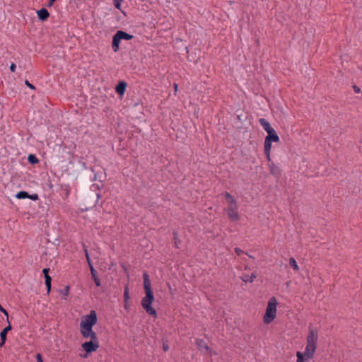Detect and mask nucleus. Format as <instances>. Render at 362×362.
I'll return each instance as SVG.
<instances>
[{"label": "nucleus", "instance_id": "nucleus-2", "mask_svg": "<svg viewBox=\"0 0 362 362\" xmlns=\"http://www.w3.org/2000/svg\"><path fill=\"white\" fill-rule=\"evenodd\" d=\"M317 333L310 327L308 335L306 339L307 344L303 354V357L305 356L308 358H312L313 357L317 349Z\"/></svg>", "mask_w": 362, "mask_h": 362}, {"label": "nucleus", "instance_id": "nucleus-5", "mask_svg": "<svg viewBox=\"0 0 362 362\" xmlns=\"http://www.w3.org/2000/svg\"><path fill=\"white\" fill-rule=\"evenodd\" d=\"M90 341H85L81 344L82 349L86 351V354L83 356L84 358H87L90 353L96 351L100 346L98 337L90 338Z\"/></svg>", "mask_w": 362, "mask_h": 362}, {"label": "nucleus", "instance_id": "nucleus-4", "mask_svg": "<svg viewBox=\"0 0 362 362\" xmlns=\"http://www.w3.org/2000/svg\"><path fill=\"white\" fill-rule=\"evenodd\" d=\"M226 212L230 221H238L240 220V216L238 214V205L235 199L228 201V206L226 209Z\"/></svg>", "mask_w": 362, "mask_h": 362}, {"label": "nucleus", "instance_id": "nucleus-27", "mask_svg": "<svg viewBox=\"0 0 362 362\" xmlns=\"http://www.w3.org/2000/svg\"><path fill=\"white\" fill-rule=\"evenodd\" d=\"M61 293L63 294L64 296H66L69 295V286H66L65 288L60 291Z\"/></svg>", "mask_w": 362, "mask_h": 362}, {"label": "nucleus", "instance_id": "nucleus-41", "mask_svg": "<svg viewBox=\"0 0 362 362\" xmlns=\"http://www.w3.org/2000/svg\"><path fill=\"white\" fill-rule=\"evenodd\" d=\"M5 310H6V309H4V308L2 307V305L0 304V311H1V313H4V312H5Z\"/></svg>", "mask_w": 362, "mask_h": 362}, {"label": "nucleus", "instance_id": "nucleus-9", "mask_svg": "<svg viewBox=\"0 0 362 362\" xmlns=\"http://www.w3.org/2000/svg\"><path fill=\"white\" fill-rule=\"evenodd\" d=\"M12 327L10 323H8V325L0 333V337H1V342H0V347H2L6 341V336L8 331L11 330Z\"/></svg>", "mask_w": 362, "mask_h": 362}, {"label": "nucleus", "instance_id": "nucleus-30", "mask_svg": "<svg viewBox=\"0 0 362 362\" xmlns=\"http://www.w3.org/2000/svg\"><path fill=\"white\" fill-rule=\"evenodd\" d=\"M173 236H174V240H175V247L178 248L179 247H178V245H177V242H178V238H177V232L174 231V232H173Z\"/></svg>", "mask_w": 362, "mask_h": 362}, {"label": "nucleus", "instance_id": "nucleus-42", "mask_svg": "<svg viewBox=\"0 0 362 362\" xmlns=\"http://www.w3.org/2000/svg\"><path fill=\"white\" fill-rule=\"evenodd\" d=\"M174 88L175 90H177V83H174Z\"/></svg>", "mask_w": 362, "mask_h": 362}, {"label": "nucleus", "instance_id": "nucleus-23", "mask_svg": "<svg viewBox=\"0 0 362 362\" xmlns=\"http://www.w3.org/2000/svg\"><path fill=\"white\" fill-rule=\"evenodd\" d=\"M28 160L30 164H36L39 163V160L34 154H30L28 157Z\"/></svg>", "mask_w": 362, "mask_h": 362}, {"label": "nucleus", "instance_id": "nucleus-34", "mask_svg": "<svg viewBox=\"0 0 362 362\" xmlns=\"http://www.w3.org/2000/svg\"><path fill=\"white\" fill-rule=\"evenodd\" d=\"M49 268H45V269H43L42 273H43L45 277H46L47 276H49Z\"/></svg>", "mask_w": 362, "mask_h": 362}, {"label": "nucleus", "instance_id": "nucleus-10", "mask_svg": "<svg viewBox=\"0 0 362 362\" xmlns=\"http://www.w3.org/2000/svg\"><path fill=\"white\" fill-rule=\"evenodd\" d=\"M37 14L39 20L42 21H45L49 17V13L45 8H42L41 9L37 11Z\"/></svg>", "mask_w": 362, "mask_h": 362}, {"label": "nucleus", "instance_id": "nucleus-6", "mask_svg": "<svg viewBox=\"0 0 362 362\" xmlns=\"http://www.w3.org/2000/svg\"><path fill=\"white\" fill-rule=\"evenodd\" d=\"M98 317L95 310H91L89 314L81 317L80 327H93L97 324Z\"/></svg>", "mask_w": 362, "mask_h": 362}, {"label": "nucleus", "instance_id": "nucleus-40", "mask_svg": "<svg viewBox=\"0 0 362 362\" xmlns=\"http://www.w3.org/2000/svg\"><path fill=\"white\" fill-rule=\"evenodd\" d=\"M4 314V315L6 317V319H7V321L9 323V321H8V313L7 312V310H6L4 313H3Z\"/></svg>", "mask_w": 362, "mask_h": 362}, {"label": "nucleus", "instance_id": "nucleus-31", "mask_svg": "<svg viewBox=\"0 0 362 362\" xmlns=\"http://www.w3.org/2000/svg\"><path fill=\"white\" fill-rule=\"evenodd\" d=\"M122 0H114V4H115V8L119 9L120 8V6H121V1Z\"/></svg>", "mask_w": 362, "mask_h": 362}, {"label": "nucleus", "instance_id": "nucleus-32", "mask_svg": "<svg viewBox=\"0 0 362 362\" xmlns=\"http://www.w3.org/2000/svg\"><path fill=\"white\" fill-rule=\"evenodd\" d=\"M235 252L237 254V255H238V256H240L242 254L245 253V252L243 250H241L240 248H239V247H235Z\"/></svg>", "mask_w": 362, "mask_h": 362}, {"label": "nucleus", "instance_id": "nucleus-38", "mask_svg": "<svg viewBox=\"0 0 362 362\" xmlns=\"http://www.w3.org/2000/svg\"><path fill=\"white\" fill-rule=\"evenodd\" d=\"M55 1H56V0H49L48 1V4H47V6L48 7L52 6Z\"/></svg>", "mask_w": 362, "mask_h": 362}, {"label": "nucleus", "instance_id": "nucleus-11", "mask_svg": "<svg viewBox=\"0 0 362 362\" xmlns=\"http://www.w3.org/2000/svg\"><path fill=\"white\" fill-rule=\"evenodd\" d=\"M122 39L119 37L117 32L112 37V47L115 52H117L119 49V43Z\"/></svg>", "mask_w": 362, "mask_h": 362}, {"label": "nucleus", "instance_id": "nucleus-44", "mask_svg": "<svg viewBox=\"0 0 362 362\" xmlns=\"http://www.w3.org/2000/svg\"><path fill=\"white\" fill-rule=\"evenodd\" d=\"M97 197H98V199H99V197H100V194H97Z\"/></svg>", "mask_w": 362, "mask_h": 362}, {"label": "nucleus", "instance_id": "nucleus-8", "mask_svg": "<svg viewBox=\"0 0 362 362\" xmlns=\"http://www.w3.org/2000/svg\"><path fill=\"white\" fill-rule=\"evenodd\" d=\"M272 142L270 141L269 139L268 140L264 139V154H265L266 158L268 162L271 161L270 152H271V148H272Z\"/></svg>", "mask_w": 362, "mask_h": 362}, {"label": "nucleus", "instance_id": "nucleus-22", "mask_svg": "<svg viewBox=\"0 0 362 362\" xmlns=\"http://www.w3.org/2000/svg\"><path fill=\"white\" fill-rule=\"evenodd\" d=\"M289 264L296 272L299 271L298 265L293 257L289 259Z\"/></svg>", "mask_w": 362, "mask_h": 362}, {"label": "nucleus", "instance_id": "nucleus-1", "mask_svg": "<svg viewBox=\"0 0 362 362\" xmlns=\"http://www.w3.org/2000/svg\"><path fill=\"white\" fill-rule=\"evenodd\" d=\"M144 278V288L145 291V296L141 300V306L144 310L153 318L158 317L156 309L152 307V303L154 300V295L151 288V283L149 279L148 274L144 272L143 274Z\"/></svg>", "mask_w": 362, "mask_h": 362}, {"label": "nucleus", "instance_id": "nucleus-13", "mask_svg": "<svg viewBox=\"0 0 362 362\" xmlns=\"http://www.w3.org/2000/svg\"><path fill=\"white\" fill-rule=\"evenodd\" d=\"M268 135L265 137V139L269 140L272 142L279 141V136L276 134V131L273 129L270 132H267Z\"/></svg>", "mask_w": 362, "mask_h": 362}, {"label": "nucleus", "instance_id": "nucleus-37", "mask_svg": "<svg viewBox=\"0 0 362 362\" xmlns=\"http://www.w3.org/2000/svg\"><path fill=\"white\" fill-rule=\"evenodd\" d=\"M353 88H354V92L356 93H358L361 92L360 88L358 86H356V85L354 86Z\"/></svg>", "mask_w": 362, "mask_h": 362}, {"label": "nucleus", "instance_id": "nucleus-28", "mask_svg": "<svg viewBox=\"0 0 362 362\" xmlns=\"http://www.w3.org/2000/svg\"><path fill=\"white\" fill-rule=\"evenodd\" d=\"M224 194L225 198H226V199H228V201H231V199H235L232 197V195H231L229 192H224V194Z\"/></svg>", "mask_w": 362, "mask_h": 362}, {"label": "nucleus", "instance_id": "nucleus-19", "mask_svg": "<svg viewBox=\"0 0 362 362\" xmlns=\"http://www.w3.org/2000/svg\"><path fill=\"white\" fill-rule=\"evenodd\" d=\"M256 279V274L252 273L251 276L248 274H243L242 276V280L245 282H253V281Z\"/></svg>", "mask_w": 362, "mask_h": 362}, {"label": "nucleus", "instance_id": "nucleus-33", "mask_svg": "<svg viewBox=\"0 0 362 362\" xmlns=\"http://www.w3.org/2000/svg\"><path fill=\"white\" fill-rule=\"evenodd\" d=\"M25 85L29 87L30 89H33V90H35V87L31 84L28 80H25Z\"/></svg>", "mask_w": 362, "mask_h": 362}, {"label": "nucleus", "instance_id": "nucleus-29", "mask_svg": "<svg viewBox=\"0 0 362 362\" xmlns=\"http://www.w3.org/2000/svg\"><path fill=\"white\" fill-rule=\"evenodd\" d=\"M28 198L33 201H36V200L39 199V196L37 195V194H29Z\"/></svg>", "mask_w": 362, "mask_h": 362}, {"label": "nucleus", "instance_id": "nucleus-14", "mask_svg": "<svg viewBox=\"0 0 362 362\" xmlns=\"http://www.w3.org/2000/svg\"><path fill=\"white\" fill-rule=\"evenodd\" d=\"M195 344L199 349H205L206 351H211L210 347L207 345L205 341L202 339H197L195 341Z\"/></svg>", "mask_w": 362, "mask_h": 362}, {"label": "nucleus", "instance_id": "nucleus-15", "mask_svg": "<svg viewBox=\"0 0 362 362\" xmlns=\"http://www.w3.org/2000/svg\"><path fill=\"white\" fill-rule=\"evenodd\" d=\"M127 87V83L124 81H122L118 83L116 86L115 90L119 95H123L125 92Z\"/></svg>", "mask_w": 362, "mask_h": 362}, {"label": "nucleus", "instance_id": "nucleus-25", "mask_svg": "<svg viewBox=\"0 0 362 362\" xmlns=\"http://www.w3.org/2000/svg\"><path fill=\"white\" fill-rule=\"evenodd\" d=\"M84 252H85V254H86V257L87 262H88V264L89 265V267L90 268V267L93 266V264H92V262H91L90 258L89 255H88V249L85 248L84 249Z\"/></svg>", "mask_w": 362, "mask_h": 362}, {"label": "nucleus", "instance_id": "nucleus-7", "mask_svg": "<svg viewBox=\"0 0 362 362\" xmlns=\"http://www.w3.org/2000/svg\"><path fill=\"white\" fill-rule=\"evenodd\" d=\"M80 332L85 339L98 337L97 334L93 330V327H80Z\"/></svg>", "mask_w": 362, "mask_h": 362}, {"label": "nucleus", "instance_id": "nucleus-16", "mask_svg": "<svg viewBox=\"0 0 362 362\" xmlns=\"http://www.w3.org/2000/svg\"><path fill=\"white\" fill-rule=\"evenodd\" d=\"M259 122L263 127V129L267 132V133L274 129L273 127H272L269 122L264 118H260L259 119Z\"/></svg>", "mask_w": 362, "mask_h": 362}, {"label": "nucleus", "instance_id": "nucleus-17", "mask_svg": "<svg viewBox=\"0 0 362 362\" xmlns=\"http://www.w3.org/2000/svg\"><path fill=\"white\" fill-rule=\"evenodd\" d=\"M90 273H91L92 277H93V279L94 280V282H95V285L97 286H100V280L98 277L97 272L94 269L93 266L90 267Z\"/></svg>", "mask_w": 362, "mask_h": 362}, {"label": "nucleus", "instance_id": "nucleus-26", "mask_svg": "<svg viewBox=\"0 0 362 362\" xmlns=\"http://www.w3.org/2000/svg\"><path fill=\"white\" fill-rule=\"evenodd\" d=\"M296 356H297L296 362H303L304 361L303 354L300 351L297 352Z\"/></svg>", "mask_w": 362, "mask_h": 362}, {"label": "nucleus", "instance_id": "nucleus-24", "mask_svg": "<svg viewBox=\"0 0 362 362\" xmlns=\"http://www.w3.org/2000/svg\"><path fill=\"white\" fill-rule=\"evenodd\" d=\"M129 288L128 286L126 285L124 291V301L125 303H128L129 300Z\"/></svg>", "mask_w": 362, "mask_h": 362}, {"label": "nucleus", "instance_id": "nucleus-36", "mask_svg": "<svg viewBox=\"0 0 362 362\" xmlns=\"http://www.w3.org/2000/svg\"><path fill=\"white\" fill-rule=\"evenodd\" d=\"M16 66L14 63H11V66H10V70L11 72H15L16 71Z\"/></svg>", "mask_w": 362, "mask_h": 362}, {"label": "nucleus", "instance_id": "nucleus-39", "mask_svg": "<svg viewBox=\"0 0 362 362\" xmlns=\"http://www.w3.org/2000/svg\"><path fill=\"white\" fill-rule=\"evenodd\" d=\"M163 350H164L165 351H168V349H169V346H168V345H167V344H163Z\"/></svg>", "mask_w": 362, "mask_h": 362}, {"label": "nucleus", "instance_id": "nucleus-43", "mask_svg": "<svg viewBox=\"0 0 362 362\" xmlns=\"http://www.w3.org/2000/svg\"><path fill=\"white\" fill-rule=\"evenodd\" d=\"M124 308L128 309V303H124Z\"/></svg>", "mask_w": 362, "mask_h": 362}, {"label": "nucleus", "instance_id": "nucleus-20", "mask_svg": "<svg viewBox=\"0 0 362 362\" xmlns=\"http://www.w3.org/2000/svg\"><path fill=\"white\" fill-rule=\"evenodd\" d=\"M45 286L47 288V292L49 294L51 291V286H52V277L50 276H47L45 277Z\"/></svg>", "mask_w": 362, "mask_h": 362}, {"label": "nucleus", "instance_id": "nucleus-21", "mask_svg": "<svg viewBox=\"0 0 362 362\" xmlns=\"http://www.w3.org/2000/svg\"><path fill=\"white\" fill-rule=\"evenodd\" d=\"M29 194L25 191H20L16 194V197L18 199L28 198Z\"/></svg>", "mask_w": 362, "mask_h": 362}, {"label": "nucleus", "instance_id": "nucleus-3", "mask_svg": "<svg viewBox=\"0 0 362 362\" xmlns=\"http://www.w3.org/2000/svg\"><path fill=\"white\" fill-rule=\"evenodd\" d=\"M277 300L275 297H272L267 303L265 314L264 315V322L267 325L272 322L276 315Z\"/></svg>", "mask_w": 362, "mask_h": 362}, {"label": "nucleus", "instance_id": "nucleus-12", "mask_svg": "<svg viewBox=\"0 0 362 362\" xmlns=\"http://www.w3.org/2000/svg\"><path fill=\"white\" fill-rule=\"evenodd\" d=\"M269 169L270 173L274 176L276 177L280 176L281 173V169L277 165H276L274 163L270 161V163L269 164Z\"/></svg>", "mask_w": 362, "mask_h": 362}, {"label": "nucleus", "instance_id": "nucleus-18", "mask_svg": "<svg viewBox=\"0 0 362 362\" xmlns=\"http://www.w3.org/2000/svg\"><path fill=\"white\" fill-rule=\"evenodd\" d=\"M117 33L122 40H130L134 37L132 35H130L123 30H118Z\"/></svg>", "mask_w": 362, "mask_h": 362}, {"label": "nucleus", "instance_id": "nucleus-35", "mask_svg": "<svg viewBox=\"0 0 362 362\" xmlns=\"http://www.w3.org/2000/svg\"><path fill=\"white\" fill-rule=\"evenodd\" d=\"M36 360L37 362H43L42 356L40 354H37Z\"/></svg>", "mask_w": 362, "mask_h": 362}]
</instances>
